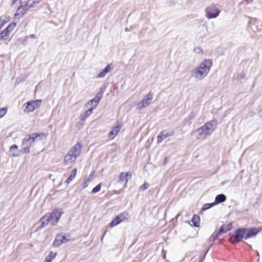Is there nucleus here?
Returning <instances> with one entry per match:
<instances>
[{
    "label": "nucleus",
    "mask_w": 262,
    "mask_h": 262,
    "mask_svg": "<svg viewBox=\"0 0 262 262\" xmlns=\"http://www.w3.org/2000/svg\"><path fill=\"white\" fill-rule=\"evenodd\" d=\"M212 66V60L205 59L191 71V76L196 81H201L208 75Z\"/></svg>",
    "instance_id": "f257e3e1"
},
{
    "label": "nucleus",
    "mask_w": 262,
    "mask_h": 262,
    "mask_svg": "<svg viewBox=\"0 0 262 262\" xmlns=\"http://www.w3.org/2000/svg\"><path fill=\"white\" fill-rule=\"evenodd\" d=\"M217 125V122L214 120L206 122L201 127L193 130L191 133V136H195L196 140H204L210 135Z\"/></svg>",
    "instance_id": "f03ea898"
},
{
    "label": "nucleus",
    "mask_w": 262,
    "mask_h": 262,
    "mask_svg": "<svg viewBox=\"0 0 262 262\" xmlns=\"http://www.w3.org/2000/svg\"><path fill=\"white\" fill-rule=\"evenodd\" d=\"M63 213L61 209L55 208L52 212L46 213L40 219L41 225L38 227L41 228L46 227L49 223L51 225H55Z\"/></svg>",
    "instance_id": "7ed1b4c3"
},
{
    "label": "nucleus",
    "mask_w": 262,
    "mask_h": 262,
    "mask_svg": "<svg viewBox=\"0 0 262 262\" xmlns=\"http://www.w3.org/2000/svg\"><path fill=\"white\" fill-rule=\"evenodd\" d=\"M81 146V144L78 143L72 147L64 157V162L65 164H71L75 161L77 157L80 153Z\"/></svg>",
    "instance_id": "20e7f679"
},
{
    "label": "nucleus",
    "mask_w": 262,
    "mask_h": 262,
    "mask_svg": "<svg viewBox=\"0 0 262 262\" xmlns=\"http://www.w3.org/2000/svg\"><path fill=\"white\" fill-rule=\"evenodd\" d=\"M221 9L220 5L212 4L205 9V16L208 19L216 18L220 15L221 11Z\"/></svg>",
    "instance_id": "39448f33"
},
{
    "label": "nucleus",
    "mask_w": 262,
    "mask_h": 262,
    "mask_svg": "<svg viewBox=\"0 0 262 262\" xmlns=\"http://www.w3.org/2000/svg\"><path fill=\"white\" fill-rule=\"evenodd\" d=\"M43 135V133H34L27 135L23 140L22 145L25 146L27 144H28L31 146L35 142L40 140L41 137Z\"/></svg>",
    "instance_id": "423d86ee"
},
{
    "label": "nucleus",
    "mask_w": 262,
    "mask_h": 262,
    "mask_svg": "<svg viewBox=\"0 0 262 262\" xmlns=\"http://www.w3.org/2000/svg\"><path fill=\"white\" fill-rule=\"evenodd\" d=\"M246 228H238L231 235L229 241L232 244L238 243L244 238Z\"/></svg>",
    "instance_id": "0eeeda50"
},
{
    "label": "nucleus",
    "mask_w": 262,
    "mask_h": 262,
    "mask_svg": "<svg viewBox=\"0 0 262 262\" xmlns=\"http://www.w3.org/2000/svg\"><path fill=\"white\" fill-rule=\"evenodd\" d=\"M41 100H32L25 103L23 107L24 112L25 113H30L33 112L35 109L39 107L41 105Z\"/></svg>",
    "instance_id": "6e6552de"
},
{
    "label": "nucleus",
    "mask_w": 262,
    "mask_h": 262,
    "mask_svg": "<svg viewBox=\"0 0 262 262\" xmlns=\"http://www.w3.org/2000/svg\"><path fill=\"white\" fill-rule=\"evenodd\" d=\"M153 93L151 92H149L144 97L142 100L137 104L136 109L138 111H141L143 108L148 106L153 99Z\"/></svg>",
    "instance_id": "1a4fd4ad"
},
{
    "label": "nucleus",
    "mask_w": 262,
    "mask_h": 262,
    "mask_svg": "<svg viewBox=\"0 0 262 262\" xmlns=\"http://www.w3.org/2000/svg\"><path fill=\"white\" fill-rule=\"evenodd\" d=\"M174 134V132L173 130L169 131L166 130H162L157 137V142L158 143H160L166 138L173 136Z\"/></svg>",
    "instance_id": "9d476101"
},
{
    "label": "nucleus",
    "mask_w": 262,
    "mask_h": 262,
    "mask_svg": "<svg viewBox=\"0 0 262 262\" xmlns=\"http://www.w3.org/2000/svg\"><path fill=\"white\" fill-rule=\"evenodd\" d=\"M103 92L102 91L99 92L95 96V97L90 100L87 103L85 104L86 107H89L90 104H92L93 102H94V107H97L99 103L100 100L103 97Z\"/></svg>",
    "instance_id": "9b49d317"
},
{
    "label": "nucleus",
    "mask_w": 262,
    "mask_h": 262,
    "mask_svg": "<svg viewBox=\"0 0 262 262\" xmlns=\"http://www.w3.org/2000/svg\"><path fill=\"white\" fill-rule=\"evenodd\" d=\"M260 229L258 228L253 227L249 229H247L245 234L244 238L247 239L248 238L254 237L256 234L259 232Z\"/></svg>",
    "instance_id": "f8f14e48"
},
{
    "label": "nucleus",
    "mask_w": 262,
    "mask_h": 262,
    "mask_svg": "<svg viewBox=\"0 0 262 262\" xmlns=\"http://www.w3.org/2000/svg\"><path fill=\"white\" fill-rule=\"evenodd\" d=\"M68 241L69 239L65 236L58 234L56 236L53 245L54 247H59L61 244L66 243Z\"/></svg>",
    "instance_id": "ddd939ff"
},
{
    "label": "nucleus",
    "mask_w": 262,
    "mask_h": 262,
    "mask_svg": "<svg viewBox=\"0 0 262 262\" xmlns=\"http://www.w3.org/2000/svg\"><path fill=\"white\" fill-rule=\"evenodd\" d=\"M249 23L250 25H251V28H252L253 31L258 32L260 31L261 28H259L257 24H260L261 27H262V22L259 21L255 18H250L249 19Z\"/></svg>",
    "instance_id": "4468645a"
},
{
    "label": "nucleus",
    "mask_w": 262,
    "mask_h": 262,
    "mask_svg": "<svg viewBox=\"0 0 262 262\" xmlns=\"http://www.w3.org/2000/svg\"><path fill=\"white\" fill-rule=\"evenodd\" d=\"M121 128V125L118 123L116 124L112 128L108 134L109 138L111 140L115 138L118 135V133Z\"/></svg>",
    "instance_id": "2eb2a0df"
},
{
    "label": "nucleus",
    "mask_w": 262,
    "mask_h": 262,
    "mask_svg": "<svg viewBox=\"0 0 262 262\" xmlns=\"http://www.w3.org/2000/svg\"><path fill=\"white\" fill-rule=\"evenodd\" d=\"M131 177L132 173L130 172H127L126 173L122 172L119 174V179L117 181L118 183L121 184L123 182L125 183V185H126V184L128 182V177Z\"/></svg>",
    "instance_id": "dca6fc26"
},
{
    "label": "nucleus",
    "mask_w": 262,
    "mask_h": 262,
    "mask_svg": "<svg viewBox=\"0 0 262 262\" xmlns=\"http://www.w3.org/2000/svg\"><path fill=\"white\" fill-rule=\"evenodd\" d=\"M28 10L26 5H20L17 8L16 12L15 14V16H18L19 18L21 17Z\"/></svg>",
    "instance_id": "f3484780"
},
{
    "label": "nucleus",
    "mask_w": 262,
    "mask_h": 262,
    "mask_svg": "<svg viewBox=\"0 0 262 262\" xmlns=\"http://www.w3.org/2000/svg\"><path fill=\"white\" fill-rule=\"evenodd\" d=\"M17 148V146L15 144L12 145L10 146V152L11 153L12 156L14 157H18L21 154L20 150H18Z\"/></svg>",
    "instance_id": "a211bd4d"
},
{
    "label": "nucleus",
    "mask_w": 262,
    "mask_h": 262,
    "mask_svg": "<svg viewBox=\"0 0 262 262\" xmlns=\"http://www.w3.org/2000/svg\"><path fill=\"white\" fill-rule=\"evenodd\" d=\"M42 1V0H28L25 5L29 10L30 8L34 7L35 5L39 4Z\"/></svg>",
    "instance_id": "6ab92c4d"
},
{
    "label": "nucleus",
    "mask_w": 262,
    "mask_h": 262,
    "mask_svg": "<svg viewBox=\"0 0 262 262\" xmlns=\"http://www.w3.org/2000/svg\"><path fill=\"white\" fill-rule=\"evenodd\" d=\"M111 70V65L110 64H108L104 69L99 74H98L97 75V78H103L106 75L110 72Z\"/></svg>",
    "instance_id": "aec40b11"
},
{
    "label": "nucleus",
    "mask_w": 262,
    "mask_h": 262,
    "mask_svg": "<svg viewBox=\"0 0 262 262\" xmlns=\"http://www.w3.org/2000/svg\"><path fill=\"white\" fill-rule=\"evenodd\" d=\"M87 108L88 109L87 110H86L84 112L82 113L80 116V119L82 121H85L86 119V118L89 116H90L93 113L92 108H89V107H87Z\"/></svg>",
    "instance_id": "412c9836"
},
{
    "label": "nucleus",
    "mask_w": 262,
    "mask_h": 262,
    "mask_svg": "<svg viewBox=\"0 0 262 262\" xmlns=\"http://www.w3.org/2000/svg\"><path fill=\"white\" fill-rule=\"evenodd\" d=\"M226 200V196L224 194H220L216 196L215 199V205L224 202Z\"/></svg>",
    "instance_id": "4be33fe9"
},
{
    "label": "nucleus",
    "mask_w": 262,
    "mask_h": 262,
    "mask_svg": "<svg viewBox=\"0 0 262 262\" xmlns=\"http://www.w3.org/2000/svg\"><path fill=\"white\" fill-rule=\"evenodd\" d=\"M200 216L198 215L194 214L192 216V218L191 219V222L193 223V225L194 226L196 227H198L200 226Z\"/></svg>",
    "instance_id": "5701e85b"
},
{
    "label": "nucleus",
    "mask_w": 262,
    "mask_h": 262,
    "mask_svg": "<svg viewBox=\"0 0 262 262\" xmlns=\"http://www.w3.org/2000/svg\"><path fill=\"white\" fill-rule=\"evenodd\" d=\"M76 173H77V169L74 168L72 170V171L71 173L69 178L66 180V183L67 184H69L71 181H72L75 178Z\"/></svg>",
    "instance_id": "b1692460"
},
{
    "label": "nucleus",
    "mask_w": 262,
    "mask_h": 262,
    "mask_svg": "<svg viewBox=\"0 0 262 262\" xmlns=\"http://www.w3.org/2000/svg\"><path fill=\"white\" fill-rule=\"evenodd\" d=\"M10 31L7 30V29H5L1 33H0V36L1 39L2 40H5L7 39V37L9 36L10 34Z\"/></svg>",
    "instance_id": "393cba45"
},
{
    "label": "nucleus",
    "mask_w": 262,
    "mask_h": 262,
    "mask_svg": "<svg viewBox=\"0 0 262 262\" xmlns=\"http://www.w3.org/2000/svg\"><path fill=\"white\" fill-rule=\"evenodd\" d=\"M121 222V220L119 219V217H117V216H116L110 224V226L111 227H113L118 225Z\"/></svg>",
    "instance_id": "a878e982"
},
{
    "label": "nucleus",
    "mask_w": 262,
    "mask_h": 262,
    "mask_svg": "<svg viewBox=\"0 0 262 262\" xmlns=\"http://www.w3.org/2000/svg\"><path fill=\"white\" fill-rule=\"evenodd\" d=\"M117 217H119V219L121 220V222H123V221L126 220L129 217V214L126 212H124L122 213L119 214V215H117Z\"/></svg>",
    "instance_id": "bb28decb"
},
{
    "label": "nucleus",
    "mask_w": 262,
    "mask_h": 262,
    "mask_svg": "<svg viewBox=\"0 0 262 262\" xmlns=\"http://www.w3.org/2000/svg\"><path fill=\"white\" fill-rule=\"evenodd\" d=\"M31 146L28 144H27L25 146H23L21 149L20 150L21 153H29L30 152V148Z\"/></svg>",
    "instance_id": "cd10ccee"
},
{
    "label": "nucleus",
    "mask_w": 262,
    "mask_h": 262,
    "mask_svg": "<svg viewBox=\"0 0 262 262\" xmlns=\"http://www.w3.org/2000/svg\"><path fill=\"white\" fill-rule=\"evenodd\" d=\"M56 255V253L51 251L49 254L47 256L46 258L48 259L49 261H51L55 257Z\"/></svg>",
    "instance_id": "c85d7f7f"
},
{
    "label": "nucleus",
    "mask_w": 262,
    "mask_h": 262,
    "mask_svg": "<svg viewBox=\"0 0 262 262\" xmlns=\"http://www.w3.org/2000/svg\"><path fill=\"white\" fill-rule=\"evenodd\" d=\"M214 205H215V203H214L205 204V205H203V206L202 207V210H207V209L210 208L211 207H213Z\"/></svg>",
    "instance_id": "c756f323"
},
{
    "label": "nucleus",
    "mask_w": 262,
    "mask_h": 262,
    "mask_svg": "<svg viewBox=\"0 0 262 262\" xmlns=\"http://www.w3.org/2000/svg\"><path fill=\"white\" fill-rule=\"evenodd\" d=\"M16 24L15 23H11L7 26L6 29H7V30H9L11 32V31H12L14 30V29L15 28V27L16 26Z\"/></svg>",
    "instance_id": "7c9ffc66"
},
{
    "label": "nucleus",
    "mask_w": 262,
    "mask_h": 262,
    "mask_svg": "<svg viewBox=\"0 0 262 262\" xmlns=\"http://www.w3.org/2000/svg\"><path fill=\"white\" fill-rule=\"evenodd\" d=\"M101 187V184L99 183L92 189V193H95L100 191Z\"/></svg>",
    "instance_id": "2f4dec72"
},
{
    "label": "nucleus",
    "mask_w": 262,
    "mask_h": 262,
    "mask_svg": "<svg viewBox=\"0 0 262 262\" xmlns=\"http://www.w3.org/2000/svg\"><path fill=\"white\" fill-rule=\"evenodd\" d=\"M7 111V108L6 107H3L0 108V118H2L6 114Z\"/></svg>",
    "instance_id": "473e14b6"
},
{
    "label": "nucleus",
    "mask_w": 262,
    "mask_h": 262,
    "mask_svg": "<svg viewBox=\"0 0 262 262\" xmlns=\"http://www.w3.org/2000/svg\"><path fill=\"white\" fill-rule=\"evenodd\" d=\"M5 17L4 16H1L0 17V29L2 28L6 21L5 20Z\"/></svg>",
    "instance_id": "72a5a7b5"
},
{
    "label": "nucleus",
    "mask_w": 262,
    "mask_h": 262,
    "mask_svg": "<svg viewBox=\"0 0 262 262\" xmlns=\"http://www.w3.org/2000/svg\"><path fill=\"white\" fill-rule=\"evenodd\" d=\"M219 233H213L212 235L210 237L209 240L210 242L213 241L218 237Z\"/></svg>",
    "instance_id": "f704fd0d"
},
{
    "label": "nucleus",
    "mask_w": 262,
    "mask_h": 262,
    "mask_svg": "<svg viewBox=\"0 0 262 262\" xmlns=\"http://www.w3.org/2000/svg\"><path fill=\"white\" fill-rule=\"evenodd\" d=\"M148 187H149V184L145 182L143 185L140 186V189H141L142 190H145L147 189L148 188Z\"/></svg>",
    "instance_id": "c9c22d12"
},
{
    "label": "nucleus",
    "mask_w": 262,
    "mask_h": 262,
    "mask_svg": "<svg viewBox=\"0 0 262 262\" xmlns=\"http://www.w3.org/2000/svg\"><path fill=\"white\" fill-rule=\"evenodd\" d=\"M194 52L196 53L200 54V53H203V51L201 48H200L199 47H197V48H195L194 49Z\"/></svg>",
    "instance_id": "e433bc0d"
},
{
    "label": "nucleus",
    "mask_w": 262,
    "mask_h": 262,
    "mask_svg": "<svg viewBox=\"0 0 262 262\" xmlns=\"http://www.w3.org/2000/svg\"><path fill=\"white\" fill-rule=\"evenodd\" d=\"M195 115H196L195 113H191L188 117L189 120L190 121V120L193 119L195 117Z\"/></svg>",
    "instance_id": "4c0bfd02"
},
{
    "label": "nucleus",
    "mask_w": 262,
    "mask_h": 262,
    "mask_svg": "<svg viewBox=\"0 0 262 262\" xmlns=\"http://www.w3.org/2000/svg\"><path fill=\"white\" fill-rule=\"evenodd\" d=\"M90 181V179H88L85 180V181L83 184V188L84 189L88 186V182Z\"/></svg>",
    "instance_id": "58836bf2"
},
{
    "label": "nucleus",
    "mask_w": 262,
    "mask_h": 262,
    "mask_svg": "<svg viewBox=\"0 0 262 262\" xmlns=\"http://www.w3.org/2000/svg\"><path fill=\"white\" fill-rule=\"evenodd\" d=\"M221 232H226V231L225 230V226H221L217 233H219L220 234Z\"/></svg>",
    "instance_id": "ea45409f"
},
{
    "label": "nucleus",
    "mask_w": 262,
    "mask_h": 262,
    "mask_svg": "<svg viewBox=\"0 0 262 262\" xmlns=\"http://www.w3.org/2000/svg\"><path fill=\"white\" fill-rule=\"evenodd\" d=\"M231 226H232L231 223L225 226V230L226 231V232H227L228 231L230 230Z\"/></svg>",
    "instance_id": "a19ab883"
},
{
    "label": "nucleus",
    "mask_w": 262,
    "mask_h": 262,
    "mask_svg": "<svg viewBox=\"0 0 262 262\" xmlns=\"http://www.w3.org/2000/svg\"><path fill=\"white\" fill-rule=\"evenodd\" d=\"M238 78L239 79H243L244 78V74H243V73H240L238 75Z\"/></svg>",
    "instance_id": "79ce46f5"
},
{
    "label": "nucleus",
    "mask_w": 262,
    "mask_h": 262,
    "mask_svg": "<svg viewBox=\"0 0 262 262\" xmlns=\"http://www.w3.org/2000/svg\"><path fill=\"white\" fill-rule=\"evenodd\" d=\"M96 107H94V102H93L92 104H90L89 108H92V111H93V110Z\"/></svg>",
    "instance_id": "37998d69"
},
{
    "label": "nucleus",
    "mask_w": 262,
    "mask_h": 262,
    "mask_svg": "<svg viewBox=\"0 0 262 262\" xmlns=\"http://www.w3.org/2000/svg\"><path fill=\"white\" fill-rule=\"evenodd\" d=\"M17 1H19V3H21V0H13L12 5L13 6L14 4L16 3Z\"/></svg>",
    "instance_id": "c03bdc74"
},
{
    "label": "nucleus",
    "mask_w": 262,
    "mask_h": 262,
    "mask_svg": "<svg viewBox=\"0 0 262 262\" xmlns=\"http://www.w3.org/2000/svg\"><path fill=\"white\" fill-rule=\"evenodd\" d=\"M258 115L262 118V108L258 112Z\"/></svg>",
    "instance_id": "a18cd8bd"
},
{
    "label": "nucleus",
    "mask_w": 262,
    "mask_h": 262,
    "mask_svg": "<svg viewBox=\"0 0 262 262\" xmlns=\"http://www.w3.org/2000/svg\"><path fill=\"white\" fill-rule=\"evenodd\" d=\"M29 37L31 38H35L36 37V36L34 34H32L29 35Z\"/></svg>",
    "instance_id": "49530a36"
},
{
    "label": "nucleus",
    "mask_w": 262,
    "mask_h": 262,
    "mask_svg": "<svg viewBox=\"0 0 262 262\" xmlns=\"http://www.w3.org/2000/svg\"><path fill=\"white\" fill-rule=\"evenodd\" d=\"M44 262H51V261H49L48 259L46 258V260H45Z\"/></svg>",
    "instance_id": "de8ad7c7"
},
{
    "label": "nucleus",
    "mask_w": 262,
    "mask_h": 262,
    "mask_svg": "<svg viewBox=\"0 0 262 262\" xmlns=\"http://www.w3.org/2000/svg\"><path fill=\"white\" fill-rule=\"evenodd\" d=\"M165 258H166V254H165V253H164L163 254V258L165 259Z\"/></svg>",
    "instance_id": "09e8293b"
},
{
    "label": "nucleus",
    "mask_w": 262,
    "mask_h": 262,
    "mask_svg": "<svg viewBox=\"0 0 262 262\" xmlns=\"http://www.w3.org/2000/svg\"><path fill=\"white\" fill-rule=\"evenodd\" d=\"M245 1V2H246L247 3H248V0H245V1H243V2L244 3Z\"/></svg>",
    "instance_id": "8fccbe9b"
},
{
    "label": "nucleus",
    "mask_w": 262,
    "mask_h": 262,
    "mask_svg": "<svg viewBox=\"0 0 262 262\" xmlns=\"http://www.w3.org/2000/svg\"><path fill=\"white\" fill-rule=\"evenodd\" d=\"M125 30L126 31H128V29H127V28L125 29Z\"/></svg>",
    "instance_id": "3c124183"
}]
</instances>
